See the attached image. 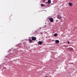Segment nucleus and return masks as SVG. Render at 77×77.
Masks as SVG:
<instances>
[{
	"mask_svg": "<svg viewBox=\"0 0 77 77\" xmlns=\"http://www.w3.org/2000/svg\"><path fill=\"white\" fill-rule=\"evenodd\" d=\"M32 41H36V38L35 37H32Z\"/></svg>",
	"mask_w": 77,
	"mask_h": 77,
	"instance_id": "obj_1",
	"label": "nucleus"
},
{
	"mask_svg": "<svg viewBox=\"0 0 77 77\" xmlns=\"http://www.w3.org/2000/svg\"><path fill=\"white\" fill-rule=\"evenodd\" d=\"M57 18L58 19H59L60 20V19H62V17L61 16V15L60 14L57 17Z\"/></svg>",
	"mask_w": 77,
	"mask_h": 77,
	"instance_id": "obj_2",
	"label": "nucleus"
},
{
	"mask_svg": "<svg viewBox=\"0 0 77 77\" xmlns=\"http://www.w3.org/2000/svg\"><path fill=\"white\" fill-rule=\"evenodd\" d=\"M49 20H50V22H53L54 19H53V18H49Z\"/></svg>",
	"mask_w": 77,
	"mask_h": 77,
	"instance_id": "obj_3",
	"label": "nucleus"
},
{
	"mask_svg": "<svg viewBox=\"0 0 77 77\" xmlns=\"http://www.w3.org/2000/svg\"><path fill=\"white\" fill-rule=\"evenodd\" d=\"M38 43L39 44V45H42V42L41 41H39L38 42Z\"/></svg>",
	"mask_w": 77,
	"mask_h": 77,
	"instance_id": "obj_4",
	"label": "nucleus"
},
{
	"mask_svg": "<svg viewBox=\"0 0 77 77\" xmlns=\"http://www.w3.org/2000/svg\"><path fill=\"white\" fill-rule=\"evenodd\" d=\"M55 43L56 44H59V40H56L55 41Z\"/></svg>",
	"mask_w": 77,
	"mask_h": 77,
	"instance_id": "obj_5",
	"label": "nucleus"
},
{
	"mask_svg": "<svg viewBox=\"0 0 77 77\" xmlns=\"http://www.w3.org/2000/svg\"><path fill=\"white\" fill-rule=\"evenodd\" d=\"M69 6H72V4L69 2Z\"/></svg>",
	"mask_w": 77,
	"mask_h": 77,
	"instance_id": "obj_6",
	"label": "nucleus"
},
{
	"mask_svg": "<svg viewBox=\"0 0 77 77\" xmlns=\"http://www.w3.org/2000/svg\"><path fill=\"white\" fill-rule=\"evenodd\" d=\"M29 42H30V43H31V42H32V40L31 39H29Z\"/></svg>",
	"mask_w": 77,
	"mask_h": 77,
	"instance_id": "obj_7",
	"label": "nucleus"
},
{
	"mask_svg": "<svg viewBox=\"0 0 77 77\" xmlns=\"http://www.w3.org/2000/svg\"><path fill=\"white\" fill-rule=\"evenodd\" d=\"M48 3H51V0H48Z\"/></svg>",
	"mask_w": 77,
	"mask_h": 77,
	"instance_id": "obj_8",
	"label": "nucleus"
},
{
	"mask_svg": "<svg viewBox=\"0 0 77 77\" xmlns=\"http://www.w3.org/2000/svg\"><path fill=\"white\" fill-rule=\"evenodd\" d=\"M54 36H57V34L55 33L54 34Z\"/></svg>",
	"mask_w": 77,
	"mask_h": 77,
	"instance_id": "obj_9",
	"label": "nucleus"
},
{
	"mask_svg": "<svg viewBox=\"0 0 77 77\" xmlns=\"http://www.w3.org/2000/svg\"><path fill=\"white\" fill-rule=\"evenodd\" d=\"M44 6H45V5H44V4H41V6H42V7H44Z\"/></svg>",
	"mask_w": 77,
	"mask_h": 77,
	"instance_id": "obj_10",
	"label": "nucleus"
},
{
	"mask_svg": "<svg viewBox=\"0 0 77 77\" xmlns=\"http://www.w3.org/2000/svg\"><path fill=\"white\" fill-rule=\"evenodd\" d=\"M48 2H45L46 4H48Z\"/></svg>",
	"mask_w": 77,
	"mask_h": 77,
	"instance_id": "obj_11",
	"label": "nucleus"
},
{
	"mask_svg": "<svg viewBox=\"0 0 77 77\" xmlns=\"http://www.w3.org/2000/svg\"><path fill=\"white\" fill-rule=\"evenodd\" d=\"M68 44H69V42H67Z\"/></svg>",
	"mask_w": 77,
	"mask_h": 77,
	"instance_id": "obj_12",
	"label": "nucleus"
},
{
	"mask_svg": "<svg viewBox=\"0 0 77 77\" xmlns=\"http://www.w3.org/2000/svg\"><path fill=\"white\" fill-rule=\"evenodd\" d=\"M43 1V2H45V0H44Z\"/></svg>",
	"mask_w": 77,
	"mask_h": 77,
	"instance_id": "obj_13",
	"label": "nucleus"
},
{
	"mask_svg": "<svg viewBox=\"0 0 77 77\" xmlns=\"http://www.w3.org/2000/svg\"><path fill=\"white\" fill-rule=\"evenodd\" d=\"M49 77H51V76H49Z\"/></svg>",
	"mask_w": 77,
	"mask_h": 77,
	"instance_id": "obj_14",
	"label": "nucleus"
},
{
	"mask_svg": "<svg viewBox=\"0 0 77 77\" xmlns=\"http://www.w3.org/2000/svg\"><path fill=\"white\" fill-rule=\"evenodd\" d=\"M41 34H42V33Z\"/></svg>",
	"mask_w": 77,
	"mask_h": 77,
	"instance_id": "obj_15",
	"label": "nucleus"
}]
</instances>
